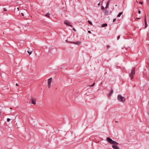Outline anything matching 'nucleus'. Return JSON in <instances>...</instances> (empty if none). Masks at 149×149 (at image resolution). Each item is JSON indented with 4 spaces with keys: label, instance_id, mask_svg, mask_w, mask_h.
I'll return each instance as SVG.
<instances>
[{
    "label": "nucleus",
    "instance_id": "nucleus-32",
    "mask_svg": "<svg viewBox=\"0 0 149 149\" xmlns=\"http://www.w3.org/2000/svg\"><path fill=\"white\" fill-rule=\"evenodd\" d=\"M8 130H11V128L10 127H8Z\"/></svg>",
    "mask_w": 149,
    "mask_h": 149
},
{
    "label": "nucleus",
    "instance_id": "nucleus-17",
    "mask_svg": "<svg viewBox=\"0 0 149 149\" xmlns=\"http://www.w3.org/2000/svg\"><path fill=\"white\" fill-rule=\"evenodd\" d=\"M32 51H31V52H29V51H28V52L29 54V55H30L32 53Z\"/></svg>",
    "mask_w": 149,
    "mask_h": 149
},
{
    "label": "nucleus",
    "instance_id": "nucleus-10",
    "mask_svg": "<svg viewBox=\"0 0 149 149\" xmlns=\"http://www.w3.org/2000/svg\"><path fill=\"white\" fill-rule=\"evenodd\" d=\"M113 90L112 89L111 90V91H110V92L109 94V96H111V95H112V94L113 93Z\"/></svg>",
    "mask_w": 149,
    "mask_h": 149
},
{
    "label": "nucleus",
    "instance_id": "nucleus-38",
    "mask_svg": "<svg viewBox=\"0 0 149 149\" xmlns=\"http://www.w3.org/2000/svg\"><path fill=\"white\" fill-rule=\"evenodd\" d=\"M136 2L137 3H138V1H136Z\"/></svg>",
    "mask_w": 149,
    "mask_h": 149
},
{
    "label": "nucleus",
    "instance_id": "nucleus-23",
    "mask_svg": "<svg viewBox=\"0 0 149 149\" xmlns=\"http://www.w3.org/2000/svg\"><path fill=\"white\" fill-rule=\"evenodd\" d=\"M105 8H104V7L103 6H102V9L103 10H104V9H105Z\"/></svg>",
    "mask_w": 149,
    "mask_h": 149
},
{
    "label": "nucleus",
    "instance_id": "nucleus-12",
    "mask_svg": "<svg viewBox=\"0 0 149 149\" xmlns=\"http://www.w3.org/2000/svg\"><path fill=\"white\" fill-rule=\"evenodd\" d=\"M123 12H120L118 13V14L117 15V17H119L122 14Z\"/></svg>",
    "mask_w": 149,
    "mask_h": 149
},
{
    "label": "nucleus",
    "instance_id": "nucleus-5",
    "mask_svg": "<svg viewBox=\"0 0 149 149\" xmlns=\"http://www.w3.org/2000/svg\"><path fill=\"white\" fill-rule=\"evenodd\" d=\"M36 99L35 98L33 97H31V103L35 105L36 104Z\"/></svg>",
    "mask_w": 149,
    "mask_h": 149
},
{
    "label": "nucleus",
    "instance_id": "nucleus-9",
    "mask_svg": "<svg viewBox=\"0 0 149 149\" xmlns=\"http://www.w3.org/2000/svg\"><path fill=\"white\" fill-rule=\"evenodd\" d=\"M112 146L113 149H120L119 147L117 146V145H112Z\"/></svg>",
    "mask_w": 149,
    "mask_h": 149
},
{
    "label": "nucleus",
    "instance_id": "nucleus-21",
    "mask_svg": "<svg viewBox=\"0 0 149 149\" xmlns=\"http://www.w3.org/2000/svg\"><path fill=\"white\" fill-rule=\"evenodd\" d=\"M120 35L118 36V37H117V40H118L120 38Z\"/></svg>",
    "mask_w": 149,
    "mask_h": 149
},
{
    "label": "nucleus",
    "instance_id": "nucleus-20",
    "mask_svg": "<svg viewBox=\"0 0 149 149\" xmlns=\"http://www.w3.org/2000/svg\"><path fill=\"white\" fill-rule=\"evenodd\" d=\"M3 11H7V10L5 8H3Z\"/></svg>",
    "mask_w": 149,
    "mask_h": 149
},
{
    "label": "nucleus",
    "instance_id": "nucleus-16",
    "mask_svg": "<svg viewBox=\"0 0 149 149\" xmlns=\"http://www.w3.org/2000/svg\"><path fill=\"white\" fill-rule=\"evenodd\" d=\"M88 23H89V24H90L91 25H93V24L91 22V21H88Z\"/></svg>",
    "mask_w": 149,
    "mask_h": 149
},
{
    "label": "nucleus",
    "instance_id": "nucleus-11",
    "mask_svg": "<svg viewBox=\"0 0 149 149\" xmlns=\"http://www.w3.org/2000/svg\"><path fill=\"white\" fill-rule=\"evenodd\" d=\"M109 2H110V0H109L107 3L106 6L105 8H106L108 7L109 5Z\"/></svg>",
    "mask_w": 149,
    "mask_h": 149
},
{
    "label": "nucleus",
    "instance_id": "nucleus-29",
    "mask_svg": "<svg viewBox=\"0 0 149 149\" xmlns=\"http://www.w3.org/2000/svg\"><path fill=\"white\" fill-rule=\"evenodd\" d=\"M73 30L75 31H76V30L74 28L73 29Z\"/></svg>",
    "mask_w": 149,
    "mask_h": 149
},
{
    "label": "nucleus",
    "instance_id": "nucleus-1",
    "mask_svg": "<svg viewBox=\"0 0 149 149\" xmlns=\"http://www.w3.org/2000/svg\"><path fill=\"white\" fill-rule=\"evenodd\" d=\"M106 140L110 144L114 145H118V143L117 142L112 140L110 137H108L107 138Z\"/></svg>",
    "mask_w": 149,
    "mask_h": 149
},
{
    "label": "nucleus",
    "instance_id": "nucleus-24",
    "mask_svg": "<svg viewBox=\"0 0 149 149\" xmlns=\"http://www.w3.org/2000/svg\"><path fill=\"white\" fill-rule=\"evenodd\" d=\"M110 46L109 45H107V49H108L109 47H110Z\"/></svg>",
    "mask_w": 149,
    "mask_h": 149
},
{
    "label": "nucleus",
    "instance_id": "nucleus-30",
    "mask_svg": "<svg viewBox=\"0 0 149 149\" xmlns=\"http://www.w3.org/2000/svg\"><path fill=\"white\" fill-rule=\"evenodd\" d=\"M100 2L99 3H98L97 5L98 6H100Z\"/></svg>",
    "mask_w": 149,
    "mask_h": 149
},
{
    "label": "nucleus",
    "instance_id": "nucleus-4",
    "mask_svg": "<svg viewBox=\"0 0 149 149\" xmlns=\"http://www.w3.org/2000/svg\"><path fill=\"white\" fill-rule=\"evenodd\" d=\"M52 78H50L48 79V86L49 88H50L51 87V84L52 81Z\"/></svg>",
    "mask_w": 149,
    "mask_h": 149
},
{
    "label": "nucleus",
    "instance_id": "nucleus-37",
    "mask_svg": "<svg viewBox=\"0 0 149 149\" xmlns=\"http://www.w3.org/2000/svg\"><path fill=\"white\" fill-rule=\"evenodd\" d=\"M10 109H12V108H10Z\"/></svg>",
    "mask_w": 149,
    "mask_h": 149
},
{
    "label": "nucleus",
    "instance_id": "nucleus-6",
    "mask_svg": "<svg viewBox=\"0 0 149 149\" xmlns=\"http://www.w3.org/2000/svg\"><path fill=\"white\" fill-rule=\"evenodd\" d=\"M64 23L67 25L69 26L72 27V25H70V23L67 20H65L64 21Z\"/></svg>",
    "mask_w": 149,
    "mask_h": 149
},
{
    "label": "nucleus",
    "instance_id": "nucleus-35",
    "mask_svg": "<svg viewBox=\"0 0 149 149\" xmlns=\"http://www.w3.org/2000/svg\"><path fill=\"white\" fill-rule=\"evenodd\" d=\"M140 18H137V19H140Z\"/></svg>",
    "mask_w": 149,
    "mask_h": 149
},
{
    "label": "nucleus",
    "instance_id": "nucleus-18",
    "mask_svg": "<svg viewBox=\"0 0 149 149\" xmlns=\"http://www.w3.org/2000/svg\"><path fill=\"white\" fill-rule=\"evenodd\" d=\"M95 85V83L94 82V83H93V84L92 85H91L89 86H90V87H91V86H94Z\"/></svg>",
    "mask_w": 149,
    "mask_h": 149
},
{
    "label": "nucleus",
    "instance_id": "nucleus-8",
    "mask_svg": "<svg viewBox=\"0 0 149 149\" xmlns=\"http://www.w3.org/2000/svg\"><path fill=\"white\" fill-rule=\"evenodd\" d=\"M144 22H145V28H146L148 26V24H147L146 14L145 15V18H144Z\"/></svg>",
    "mask_w": 149,
    "mask_h": 149
},
{
    "label": "nucleus",
    "instance_id": "nucleus-22",
    "mask_svg": "<svg viewBox=\"0 0 149 149\" xmlns=\"http://www.w3.org/2000/svg\"><path fill=\"white\" fill-rule=\"evenodd\" d=\"M116 19H113V22H115L116 21Z\"/></svg>",
    "mask_w": 149,
    "mask_h": 149
},
{
    "label": "nucleus",
    "instance_id": "nucleus-33",
    "mask_svg": "<svg viewBox=\"0 0 149 149\" xmlns=\"http://www.w3.org/2000/svg\"><path fill=\"white\" fill-rule=\"evenodd\" d=\"M16 86H18V84L17 83H16Z\"/></svg>",
    "mask_w": 149,
    "mask_h": 149
},
{
    "label": "nucleus",
    "instance_id": "nucleus-25",
    "mask_svg": "<svg viewBox=\"0 0 149 149\" xmlns=\"http://www.w3.org/2000/svg\"><path fill=\"white\" fill-rule=\"evenodd\" d=\"M143 3V2H141V1H140L139 2V3L141 4H142Z\"/></svg>",
    "mask_w": 149,
    "mask_h": 149
},
{
    "label": "nucleus",
    "instance_id": "nucleus-3",
    "mask_svg": "<svg viewBox=\"0 0 149 149\" xmlns=\"http://www.w3.org/2000/svg\"><path fill=\"white\" fill-rule=\"evenodd\" d=\"M117 99L119 102H124L125 101V98L122 97L120 95H118L117 97Z\"/></svg>",
    "mask_w": 149,
    "mask_h": 149
},
{
    "label": "nucleus",
    "instance_id": "nucleus-13",
    "mask_svg": "<svg viewBox=\"0 0 149 149\" xmlns=\"http://www.w3.org/2000/svg\"><path fill=\"white\" fill-rule=\"evenodd\" d=\"M107 24L106 23L103 24H102V27H104L107 26Z\"/></svg>",
    "mask_w": 149,
    "mask_h": 149
},
{
    "label": "nucleus",
    "instance_id": "nucleus-7",
    "mask_svg": "<svg viewBox=\"0 0 149 149\" xmlns=\"http://www.w3.org/2000/svg\"><path fill=\"white\" fill-rule=\"evenodd\" d=\"M70 43H73L74 44H76V45H80L81 44V42L80 41H77V42H70Z\"/></svg>",
    "mask_w": 149,
    "mask_h": 149
},
{
    "label": "nucleus",
    "instance_id": "nucleus-19",
    "mask_svg": "<svg viewBox=\"0 0 149 149\" xmlns=\"http://www.w3.org/2000/svg\"><path fill=\"white\" fill-rule=\"evenodd\" d=\"M10 118H8L7 119V121L8 122L10 121Z\"/></svg>",
    "mask_w": 149,
    "mask_h": 149
},
{
    "label": "nucleus",
    "instance_id": "nucleus-28",
    "mask_svg": "<svg viewBox=\"0 0 149 149\" xmlns=\"http://www.w3.org/2000/svg\"><path fill=\"white\" fill-rule=\"evenodd\" d=\"M21 14L22 15V16H24V13H21Z\"/></svg>",
    "mask_w": 149,
    "mask_h": 149
},
{
    "label": "nucleus",
    "instance_id": "nucleus-27",
    "mask_svg": "<svg viewBox=\"0 0 149 149\" xmlns=\"http://www.w3.org/2000/svg\"><path fill=\"white\" fill-rule=\"evenodd\" d=\"M141 13V11L140 10H139L138 11V13L139 14H140Z\"/></svg>",
    "mask_w": 149,
    "mask_h": 149
},
{
    "label": "nucleus",
    "instance_id": "nucleus-26",
    "mask_svg": "<svg viewBox=\"0 0 149 149\" xmlns=\"http://www.w3.org/2000/svg\"><path fill=\"white\" fill-rule=\"evenodd\" d=\"M88 33H91V32L90 31H88Z\"/></svg>",
    "mask_w": 149,
    "mask_h": 149
},
{
    "label": "nucleus",
    "instance_id": "nucleus-15",
    "mask_svg": "<svg viewBox=\"0 0 149 149\" xmlns=\"http://www.w3.org/2000/svg\"><path fill=\"white\" fill-rule=\"evenodd\" d=\"M109 13V11L108 10H106L104 12V14L105 15H108Z\"/></svg>",
    "mask_w": 149,
    "mask_h": 149
},
{
    "label": "nucleus",
    "instance_id": "nucleus-31",
    "mask_svg": "<svg viewBox=\"0 0 149 149\" xmlns=\"http://www.w3.org/2000/svg\"><path fill=\"white\" fill-rule=\"evenodd\" d=\"M65 41H66V42H70H70H68V41H67V40H65Z\"/></svg>",
    "mask_w": 149,
    "mask_h": 149
},
{
    "label": "nucleus",
    "instance_id": "nucleus-2",
    "mask_svg": "<svg viewBox=\"0 0 149 149\" xmlns=\"http://www.w3.org/2000/svg\"><path fill=\"white\" fill-rule=\"evenodd\" d=\"M135 68H133L131 70V72L129 73V75L131 80H132L133 78V76L135 74Z\"/></svg>",
    "mask_w": 149,
    "mask_h": 149
},
{
    "label": "nucleus",
    "instance_id": "nucleus-34",
    "mask_svg": "<svg viewBox=\"0 0 149 149\" xmlns=\"http://www.w3.org/2000/svg\"><path fill=\"white\" fill-rule=\"evenodd\" d=\"M17 9L18 10H19V8L18 7L17 8Z\"/></svg>",
    "mask_w": 149,
    "mask_h": 149
},
{
    "label": "nucleus",
    "instance_id": "nucleus-36",
    "mask_svg": "<svg viewBox=\"0 0 149 149\" xmlns=\"http://www.w3.org/2000/svg\"><path fill=\"white\" fill-rule=\"evenodd\" d=\"M115 122V123H118V121H116Z\"/></svg>",
    "mask_w": 149,
    "mask_h": 149
},
{
    "label": "nucleus",
    "instance_id": "nucleus-14",
    "mask_svg": "<svg viewBox=\"0 0 149 149\" xmlns=\"http://www.w3.org/2000/svg\"><path fill=\"white\" fill-rule=\"evenodd\" d=\"M50 14L48 13H47V14H46V15H45V16H46L47 17H50Z\"/></svg>",
    "mask_w": 149,
    "mask_h": 149
}]
</instances>
